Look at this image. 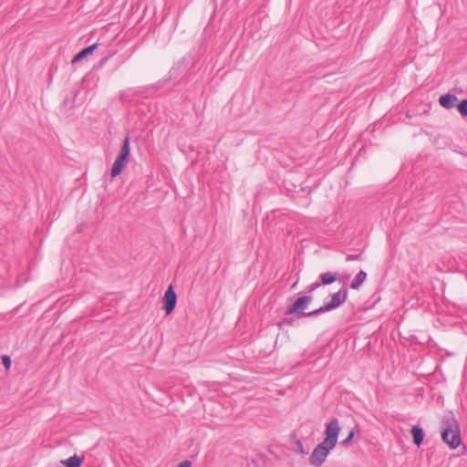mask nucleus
<instances>
[{
	"label": "nucleus",
	"mask_w": 467,
	"mask_h": 467,
	"mask_svg": "<svg viewBox=\"0 0 467 467\" xmlns=\"http://www.w3.org/2000/svg\"><path fill=\"white\" fill-rule=\"evenodd\" d=\"M340 431L339 422L337 419L332 420L326 426V438L312 451L309 462L315 467H320L326 461L329 452L336 447Z\"/></svg>",
	"instance_id": "obj_1"
},
{
	"label": "nucleus",
	"mask_w": 467,
	"mask_h": 467,
	"mask_svg": "<svg viewBox=\"0 0 467 467\" xmlns=\"http://www.w3.org/2000/svg\"><path fill=\"white\" fill-rule=\"evenodd\" d=\"M320 279L324 285H330L337 279V274L336 273H324L320 275Z\"/></svg>",
	"instance_id": "obj_12"
},
{
	"label": "nucleus",
	"mask_w": 467,
	"mask_h": 467,
	"mask_svg": "<svg viewBox=\"0 0 467 467\" xmlns=\"http://www.w3.org/2000/svg\"><path fill=\"white\" fill-rule=\"evenodd\" d=\"M411 434L413 437L414 443L416 445L420 446L422 443L423 438H424V433H423L422 429H420L419 427H413L411 430Z\"/></svg>",
	"instance_id": "obj_11"
},
{
	"label": "nucleus",
	"mask_w": 467,
	"mask_h": 467,
	"mask_svg": "<svg viewBox=\"0 0 467 467\" xmlns=\"http://www.w3.org/2000/svg\"><path fill=\"white\" fill-rule=\"evenodd\" d=\"M177 304V294L174 291L173 285H170L162 297V308L165 310L166 315L173 312Z\"/></svg>",
	"instance_id": "obj_5"
},
{
	"label": "nucleus",
	"mask_w": 467,
	"mask_h": 467,
	"mask_svg": "<svg viewBox=\"0 0 467 467\" xmlns=\"http://www.w3.org/2000/svg\"><path fill=\"white\" fill-rule=\"evenodd\" d=\"M320 285L318 283H314V284H311L309 286H308V292H312L314 291L316 288H317Z\"/></svg>",
	"instance_id": "obj_18"
},
{
	"label": "nucleus",
	"mask_w": 467,
	"mask_h": 467,
	"mask_svg": "<svg viewBox=\"0 0 467 467\" xmlns=\"http://www.w3.org/2000/svg\"><path fill=\"white\" fill-rule=\"evenodd\" d=\"M311 301L312 297L309 296L298 297L289 309V313L303 312Z\"/></svg>",
	"instance_id": "obj_6"
},
{
	"label": "nucleus",
	"mask_w": 467,
	"mask_h": 467,
	"mask_svg": "<svg viewBox=\"0 0 467 467\" xmlns=\"http://www.w3.org/2000/svg\"><path fill=\"white\" fill-rule=\"evenodd\" d=\"M130 155V136L127 135L123 140L120 152L118 155L117 159L115 160L112 168H111V177L115 178L118 175H119L123 169L126 167L129 157Z\"/></svg>",
	"instance_id": "obj_3"
},
{
	"label": "nucleus",
	"mask_w": 467,
	"mask_h": 467,
	"mask_svg": "<svg viewBox=\"0 0 467 467\" xmlns=\"http://www.w3.org/2000/svg\"><path fill=\"white\" fill-rule=\"evenodd\" d=\"M354 258H355L354 256L350 255V256L348 257V261L352 260Z\"/></svg>",
	"instance_id": "obj_19"
},
{
	"label": "nucleus",
	"mask_w": 467,
	"mask_h": 467,
	"mask_svg": "<svg viewBox=\"0 0 467 467\" xmlns=\"http://www.w3.org/2000/svg\"><path fill=\"white\" fill-rule=\"evenodd\" d=\"M348 293L346 289L339 290L338 292L335 293L331 296V300L327 302L324 306H321L318 309H316L312 312H309L307 314H304L305 316H316L317 314L331 311L333 309L337 308L340 306L347 299Z\"/></svg>",
	"instance_id": "obj_4"
},
{
	"label": "nucleus",
	"mask_w": 467,
	"mask_h": 467,
	"mask_svg": "<svg viewBox=\"0 0 467 467\" xmlns=\"http://www.w3.org/2000/svg\"><path fill=\"white\" fill-rule=\"evenodd\" d=\"M445 427L441 432L442 440L451 449H456L461 444V435L455 418L451 415L444 422Z\"/></svg>",
	"instance_id": "obj_2"
},
{
	"label": "nucleus",
	"mask_w": 467,
	"mask_h": 467,
	"mask_svg": "<svg viewBox=\"0 0 467 467\" xmlns=\"http://www.w3.org/2000/svg\"><path fill=\"white\" fill-rule=\"evenodd\" d=\"M354 436H355V431L352 430V431H349L348 437L342 441V443L343 444H348V442H350L352 441Z\"/></svg>",
	"instance_id": "obj_16"
},
{
	"label": "nucleus",
	"mask_w": 467,
	"mask_h": 467,
	"mask_svg": "<svg viewBox=\"0 0 467 467\" xmlns=\"http://www.w3.org/2000/svg\"><path fill=\"white\" fill-rule=\"evenodd\" d=\"M367 278V274L364 271H359L358 274L355 276L353 281L351 282L350 287L352 289H358L362 284L365 282Z\"/></svg>",
	"instance_id": "obj_10"
},
{
	"label": "nucleus",
	"mask_w": 467,
	"mask_h": 467,
	"mask_svg": "<svg viewBox=\"0 0 467 467\" xmlns=\"http://www.w3.org/2000/svg\"><path fill=\"white\" fill-rule=\"evenodd\" d=\"M192 466V462L190 461H182L179 463L178 467H191Z\"/></svg>",
	"instance_id": "obj_17"
},
{
	"label": "nucleus",
	"mask_w": 467,
	"mask_h": 467,
	"mask_svg": "<svg viewBox=\"0 0 467 467\" xmlns=\"http://www.w3.org/2000/svg\"><path fill=\"white\" fill-rule=\"evenodd\" d=\"M2 363H3L4 367H5L6 369L10 368L11 364H12L11 358H10L9 356H7V355H4V356L2 357Z\"/></svg>",
	"instance_id": "obj_14"
},
{
	"label": "nucleus",
	"mask_w": 467,
	"mask_h": 467,
	"mask_svg": "<svg viewBox=\"0 0 467 467\" xmlns=\"http://www.w3.org/2000/svg\"><path fill=\"white\" fill-rule=\"evenodd\" d=\"M456 107L462 116H467V99L460 101Z\"/></svg>",
	"instance_id": "obj_13"
},
{
	"label": "nucleus",
	"mask_w": 467,
	"mask_h": 467,
	"mask_svg": "<svg viewBox=\"0 0 467 467\" xmlns=\"http://www.w3.org/2000/svg\"><path fill=\"white\" fill-rule=\"evenodd\" d=\"M457 101V97L450 93L444 94L439 98L440 105L446 109H451L456 107Z\"/></svg>",
	"instance_id": "obj_7"
},
{
	"label": "nucleus",
	"mask_w": 467,
	"mask_h": 467,
	"mask_svg": "<svg viewBox=\"0 0 467 467\" xmlns=\"http://www.w3.org/2000/svg\"><path fill=\"white\" fill-rule=\"evenodd\" d=\"M83 461V456H78V454L75 453L68 459L61 461V464L65 467H80Z\"/></svg>",
	"instance_id": "obj_9"
},
{
	"label": "nucleus",
	"mask_w": 467,
	"mask_h": 467,
	"mask_svg": "<svg viewBox=\"0 0 467 467\" xmlns=\"http://www.w3.org/2000/svg\"><path fill=\"white\" fill-rule=\"evenodd\" d=\"M296 451H298L299 453L301 454H306V451L305 450L304 448V445L303 443L300 441H296Z\"/></svg>",
	"instance_id": "obj_15"
},
{
	"label": "nucleus",
	"mask_w": 467,
	"mask_h": 467,
	"mask_svg": "<svg viewBox=\"0 0 467 467\" xmlns=\"http://www.w3.org/2000/svg\"><path fill=\"white\" fill-rule=\"evenodd\" d=\"M98 47H99L98 44H93V45H90V46L83 48L78 54H76L74 56V57L71 60V63L77 64V63L80 62L82 59H84L88 56L91 55L98 48Z\"/></svg>",
	"instance_id": "obj_8"
}]
</instances>
